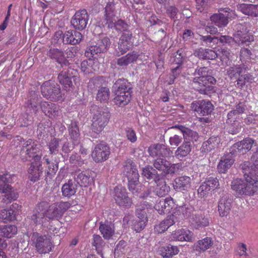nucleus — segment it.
<instances>
[{
    "label": "nucleus",
    "mask_w": 258,
    "mask_h": 258,
    "mask_svg": "<svg viewBox=\"0 0 258 258\" xmlns=\"http://www.w3.org/2000/svg\"><path fill=\"white\" fill-rule=\"evenodd\" d=\"M193 75L191 85L193 88L201 94L210 95L214 91L213 85L216 83V80L212 76V71L208 67H198Z\"/></svg>",
    "instance_id": "1"
},
{
    "label": "nucleus",
    "mask_w": 258,
    "mask_h": 258,
    "mask_svg": "<svg viewBox=\"0 0 258 258\" xmlns=\"http://www.w3.org/2000/svg\"><path fill=\"white\" fill-rule=\"evenodd\" d=\"M242 173L244 179L233 180L231 183V189L238 197L252 196L258 190V177L253 174Z\"/></svg>",
    "instance_id": "2"
},
{
    "label": "nucleus",
    "mask_w": 258,
    "mask_h": 258,
    "mask_svg": "<svg viewBox=\"0 0 258 258\" xmlns=\"http://www.w3.org/2000/svg\"><path fill=\"white\" fill-rule=\"evenodd\" d=\"M92 114L91 130L95 133H100L107 124L110 118V112L107 107H100L96 105L91 106Z\"/></svg>",
    "instance_id": "3"
},
{
    "label": "nucleus",
    "mask_w": 258,
    "mask_h": 258,
    "mask_svg": "<svg viewBox=\"0 0 258 258\" xmlns=\"http://www.w3.org/2000/svg\"><path fill=\"white\" fill-rule=\"evenodd\" d=\"M42 155L41 146L37 141L29 139L22 143L20 156L24 162L41 160Z\"/></svg>",
    "instance_id": "4"
},
{
    "label": "nucleus",
    "mask_w": 258,
    "mask_h": 258,
    "mask_svg": "<svg viewBox=\"0 0 258 258\" xmlns=\"http://www.w3.org/2000/svg\"><path fill=\"white\" fill-rule=\"evenodd\" d=\"M31 240L39 253H47L52 249V243L49 236L41 235L38 232L30 234Z\"/></svg>",
    "instance_id": "5"
},
{
    "label": "nucleus",
    "mask_w": 258,
    "mask_h": 258,
    "mask_svg": "<svg viewBox=\"0 0 258 258\" xmlns=\"http://www.w3.org/2000/svg\"><path fill=\"white\" fill-rule=\"evenodd\" d=\"M41 93L44 98L52 101L59 100L61 98L60 86L51 81L43 83L41 86Z\"/></svg>",
    "instance_id": "6"
},
{
    "label": "nucleus",
    "mask_w": 258,
    "mask_h": 258,
    "mask_svg": "<svg viewBox=\"0 0 258 258\" xmlns=\"http://www.w3.org/2000/svg\"><path fill=\"white\" fill-rule=\"evenodd\" d=\"M76 70L69 67L67 71H62L58 75L57 79L64 90L69 91L73 86L72 79L75 84L79 83V78L77 76Z\"/></svg>",
    "instance_id": "7"
},
{
    "label": "nucleus",
    "mask_w": 258,
    "mask_h": 258,
    "mask_svg": "<svg viewBox=\"0 0 258 258\" xmlns=\"http://www.w3.org/2000/svg\"><path fill=\"white\" fill-rule=\"evenodd\" d=\"M224 10L226 14L222 13H215L210 17V20L212 24H214L219 28H224L226 27L229 23L228 19L230 18H235L237 16L234 12L230 9L225 8L222 9ZM220 11H222L220 9Z\"/></svg>",
    "instance_id": "8"
},
{
    "label": "nucleus",
    "mask_w": 258,
    "mask_h": 258,
    "mask_svg": "<svg viewBox=\"0 0 258 258\" xmlns=\"http://www.w3.org/2000/svg\"><path fill=\"white\" fill-rule=\"evenodd\" d=\"M113 199L118 206L123 208H129L133 204L132 199L128 196L126 189L121 186H117L114 188Z\"/></svg>",
    "instance_id": "9"
},
{
    "label": "nucleus",
    "mask_w": 258,
    "mask_h": 258,
    "mask_svg": "<svg viewBox=\"0 0 258 258\" xmlns=\"http://www.w3.org/2000/svg\"><path fill=\"white\" fill-rule=\"evenodd\" d=\"M233 199L231 196L223 191L218 201V211L220 217L227 216L231 209Z\"/></svg>",
    "instance_id": "10"
},
{
    "label": "nucleus",
    "mask_w": 258,
    "mask_h": 258,
    "mask_svg": "<svg viewBox=\"0 0 258 258\" xmlns=\"http://www.w3.org/2000/svg\"><path fill=\"white\" fill-rule=\"evenodd\" d=\"M110 154V149L108 145L104 143H100L95 146L92 152L93 160L96 162H102L107 160Z\"/></svg>",
    "instance_id": "11"
},
{
    "label": "nucleus",
    "mask_w": 258,
    "mask_h": 258,
    "mask_svg": "<svg viewBox=\"0 0 258 258\" xmlns=\"http://www.w3.org/2000/svg\"><path fill=\"white\" fill-rule=\"evenodd\" d=\"M147 151L149 156L153 158H166L170 157L172 154V151L169 147L160 143L151 144L148 147Z\"/></svg>",
    "instance_id": "12"
},
{
    "label": "nucleus",
    "mask_w": 258,
    "mask_h": 258,
    "mask_svg": "<svg viewBox=\"0 0 258 258\" xmlns=\"http://www.w3.org/2000/svg\"><path fill=\"white\" fill-rule=\"evenodd\" d=\"M89 15L85 9L77 11L72 18L71 24L76 30H83L87 26Z\"/></svg>",
    "instance_id": "13"
},
{
    "label": "nucleus",
    "mask_w": 258,
    "mask_h": 258,
    "mask_svg": "<svg viewBox=\"0 0 258 258\" xmlns=\"http://www.w3.org/2000/svg\"><path fill=\"white\" fill-rule=\"evenodd\" d=\"M133 34L130 31L122 33L119 39L118 47L116 49L117 55H122L126 53L133 45Z\"/></svg>",
    "instance_id": "14"
},
{
    "label": "nucleus",
    "mask_w": 258,
    "mask_h": 258,
    "mask_svg": "<svg viewBox=\"0 0 258 258\" xmlns=\"http://www.w3.org/2000/svg\"><path fill=\"white\" fill-rule=\"evenodd\" d=\"M255 143V141L254 139L247 137L235 143L231 147L230 151L243 155L249 151Z\"/></svg>",
    "instance_id": "15"
},
{
    "label": "nucleus",
    "mask_w": 258,
    "mask_h": 258,
    "mask_svg": "<svg viewBox=\"0 0 258 258\" xmlns=\"http://www.w3.org/2000/svg\"><path fill=\"white\" fill-rule=\"evenodd\" d=\"M219 182L217 178L210 177L202 183L198 189V192L200 198L207 196L211 190H213L218 187Z\"/></svg>",
    "instance_id": "16"
},
{
    "label": "nucleus",
    "mask_w": 258,
    "mask_h": 258,
    "mask_svg": "<svg viewBox=\"0 0 258 258\" xmlns=\"http://www.w3.org/2000/svg\"><path fill=\"white\" fill-rule=\"evenodd\" d=\"M191 107L193 110L203 116L210 114L214 109V106L211 102L205 100L193 102L191 104Z\"/></svg>",
    "instance_id": "17"
},
{
    "label": "nucleus",
    "mask_w": 258,
    "mask_h": 258,
    "mask_svg": "<svg viewBox=\"0 0 258 258\" xmlns=\"http://www.w3.org/2000/svg\"><path fill=\"white\" fill-rule=\"evenodd\" d=\"M116 12L114 3L108 2L105 8L103 19L97 23L98 26L105 27L106 24L117 18Z\"/></svg>",
    "instance_id": "18"
},
{
    "label": "nucleus",
    "mask_w": 258,
    "mask_h": 258,
    "mask_svg": "<svg viewBox=\"0 0 258 258\" xmlns=\"http://www.w3.org/2000/svg\"><path fill=\"white\" fill-rule=\"evenodd\" d=\"M251 160L253 164L250 165V163L246 161L243 162L240 166L242 172L245 173L253 174L258 177V152H254L251 157Z\"/></svg>",
    "instance_id": "19"
},
{
    "label": "nucleus",
    "mask_w": 258,
    "mask_h": 258,
    "mask_svg": "<svg viewBox=\"0 0 258 258\" xmlns=\"http://www.w3.org/2000/svg\"><path fill=\"white\" fill-rule=\"evenodd\" d=\"M43 172L42 161L41 160L33 161L28 170V178L33 182L39 180Z\"/></svg>",
    "instance_id": "20"
},
{
    "label": "nucleus",
    "mask_w": 258,
    "mask_h": 258,
    "mask_svg": "<svg viewBox=\"0 0 258 258\" xmlns=\"http://www.w3.org/2000/svg\"><path fill=\"white\" fill-rule=\"evenodd\" d=\"M173 206V200L171 197L164 199L158 198L156 201L154 208L159 214L162 215L169 212Z\"/></svg>",
    "instance_id": "21"
},
{
    "label": "nucleus",
    "mask_w": 258,
    "mask_h": 258,
    "mask_svg": "<svg viewBox=\"0 0 258 258\" xmlns=\"http://www.w3.org/2000/svg\"><path fill=\"white\" fill-rule=\"evenodd\" d=\"M21 206L16 203L12 204L9 209H3L0 211V219L4 223L16 219Z\"/></svg>",
    "instance_id": "22"
},
{
    "label": "nucleus",
    "mask_w": 258,
    "mask_h": 258,
    "mask_svg": "<svg viewBox=\"0 0 258 258\" xmlns=\"http://www.w3.org/2000/svg\"><path fill=\"white\" fill-rule=\"evenodd\" d=\"M234 153L232 151L225 155L219 163L217 168L219 173H225L234 162Z\"/></svg>",
    "instance_id": "23"
},
{
    "label": "nucleus",
    "mask_w": 258,
    "mask_h": 258,
    "mask_svg": "<svg viewBox=\"0 0 258 258\" xmlns=\"http://www.w3.org/2000/svg\"><path fill=\"white\" fill-rule=\"evenodd\" d=\"M171 238L176 241L192 242L195 239V237L193 232L189 230L181 229L173 233L171 235Z\"/></svg>",
    "instance_id": "24"
},
{
    "label": "nucleus",
    "mask_w": 258,
    "mask_h": 258,
    "mask_svg": "<svg viewBox=\"0 0 258 258\" xmlns=\"http://www.w3.org/2000/svg\"><path fill=\"white\" fill-rule=\"evenodd\" d=\"M47 55L51 58L54 59L59 63L62 67H68L70 63L65 58L64 52L58 48H50L47 52Z\"/></svg>",
    "instance_id": "25"
},
{
    "label": "nucleus",
    "mask_w": 258,
    "mask_h": 258,
    "mask_svg": "<svg viewBox=\"0 0 258 258\" xmlns=\"http://www.w3.org/2000/svg\"><path fill=\"white\" fill-rule=\"evenodd\" d=\"M82 38V34L74 30L66 31L62 36L63 42L71 45L79 43L81 41Z\"/></svg>",
    "instance_id": "26"
},
{
    "label": "nucleus",
    "mask_w": 258,
    "mask_h": 258,
    "mask_svg": "<svg viewBox=\"0 0 258 258\" xmlns=\"http://www.w3.org/2000/svg\"><path fill=\"white\" fill-rule=\"evenodd\" d=\"M172 128H177L182 133L184 141L186 142H191L194 143L197 142L199 138V136L197 132L194 131L190 128L186 127L181 125H175Z\"/></svg>",
    "instance_id": "27"
},
{
    "label": "nucleus",
    "mask_w": 258,
    "mask_h": 258,
    "mask_svg": "<svg viewBox=\"0 0 258 258\" xmlns=\"http://www.w3.org/2000/svg\"><path fill=\"white\" fill-rule=\"evenodd\" d=\"M40 106L42 112L49 118L54 117L58 115L59 107L56 104L47 101H42L40 103Z\"/></svg>",
    "instance_id": "28"
},
{
    "label": "nucleus",
    "mask_w": 258,
    "mask_h": 258,
    "mask_svg": "<svg viewBox=\"0 0 258 258\" xmlns=\"http://www.w3.org/2000/svg\"><path fill=\"white\" fill-rule=\"evenodd\" d=\"M74 180L81 186L86 187L91 182L92 179L90 176L89 171H76L74 175Z\"/></svg>",
    "instance_id": "29"
},
{
    "label": "nucleus",
    "mask_w": 258,
    "mask_h": 258,
    "mask_svg": "<svg viewBox=\"0 0 258 258\" xmlns=\"http://www.w3.org/2000/svg\"><path fill=\"white\" fill-rule=\"evenodd\" d=\"M213 244L214 240L212 238L206 237L195 242L193 245V248L198 252H204L211 248Z\"/></svg>",
    "instance_id": "30"
},
{
    "label": "nucleus",
    "mask_w": 258,
    "mask_h": 258,
    "mask_svg": "<svg viewBox=\"0 0 258 258\" xmlns=\"http://www.w3.org/2000/svg\"><path fill=\"white\" fill-rule=\"evenodd\" d=\"M122 171L127 178L139 175L136 166L131 159H128L123 163Z\"/></svg>",
    "instance_id": "31"
},
{
    "label": "nucleus",
    "mask_w": 258,
    "mask_h": 258,
    "mask_svg": "<svg viewBox=\"0 0 258 258\" xmlns=\"http://www.w3.org/2000/svg\"><path fill=\"white\" fill-rule=\"evenodd\" d=\"M138 53L135 51H133L118 58L116 63L121 68L125 69L129 64L135 62L138 58Z\"/></svg>",
    "instance_id": "32"
},
{
    "label": "nucleus",
    "mask_w": 258,
    "mask_h": 258,
    "mask_svg": "<svg viewBox=\"0 0 258 258\" xmlns=\"http://www.w3.org/2000/svg\"><path fill=\"white\" fill-rule=\"evenodd\" d=\"M115 97L113 99L114 102L119 106H123L127 104L130 101L131 98V93L126 92L124 93V95H121L123 93L122 89H119L118 90H115Z\"/></svg>",
    "instance_id": "33"
},
{
    "label": "nucleus",
    "mask_w": 258,
    "mask_h": 258,
    "mask_svg": "<svg viewBox=\"0 0 258 258\" xmlns=\"http://www.w3.org/2000/svg\"><path fill=\"white\" fill-rule=\"evenodd\" d=\"M77 188V183L73 180H69L61 187L62 195L63 197L70 198L76 194Z\"/></svg>",
    "instance_id": "34"
},
{
    "label": "nucleus",
    "mask_w": 258,
    "mask_h": 258,
    "mask_svg": "<svg viewBox=\"0 0 258 258\" xmlns=\"http://www.w3.org/2000/svg\"><path fill=\"white\" fill-rule=\"evenodd\" d=\"M219 143L220 140L218 137L212 136L203 143L201 151L203 153H209L217 148Z\"/></svg>",
    "instance_id": "35"
},
{
    "label": "nucleus",
    "mask_w": 258,
    "mask_h": 258,
    "mask_svg": "<svg viewBox=\"0 0 258 258\" xmlns=\"http://www.w3.org/2000/svg\"><path fill=\"white\" fill-rule=\"evenodd\" d=\"M190 182L191 179L189 176H180L175 178L173 186L176 190H185L190 188Z\"/></svg>",
    "instance_id": "36"
},
{
    "label": "nucleus",
    "mask_w": 258,
    "mask_h": 258,
    "mask_svg": "<svg viewBox=\"0 0 258 258\" xmlns=\"http://www.w3.org/2000/svg\"><path fill=\"white\" fill-rule=\"evenodd\" d=\"M69 136L75 145L80 143L81 137L77 123L75 121H72L69 127Z\"/></svg>",
    "instance_id": "37"
},
{
    "label": "nucleus",
    "mask_w": 258,
    "mask_h": 258,
    "mask_svg": "<svg viewBox=\"0 0 258 258\" xmlns=\"http://www.w3.org/2000/svg\"><path fill=\"white\" fill-rule=\"evenodd\" d=\"M4 194L2 197V202L8 204L13 201L16 200L18 197V194L16 190L11 185L1 191Z\"/></svg>",
    "instance_id": "38"
},
{
    "label": "nucleus",
    "mask_w": 258,
    "mask_h": 258,
    "mask_svg": "<svg viewBox=\"0 0 258 258\" xmlns=\"http://www.w3.org/2000/svg\"><path fill=\"white\" fill-rule=\"evenodd\" d=\"M175 216L173 215L167 216L166 219L155 226V231L161 233L166 230L169 227L175 223Z\"/></svg>",
    "instance_id": "39"
},
{
    "label": "nucleus",
    "mask_w": 258,
    "mask_h": 258,
    "mask_svg": "<svg viewBox=\"0 0 258 258\" xmlns=\"http://www.w3.org/2000/svg\"><path fill=\"white\" fill-rule=\"evenodd\" d=\"M192 224L196 228L208 226L209 225V220L204 214L200 213L193 215Z\"/></svg>",
    "instance_id": "40"
},
{
    "label": "nucleus",
    "mask_w": 258,
    "mask_h": 258,
    "mask_svg": "<svg viewBox=\"0 0 258 258\" xmlns=\"http://www.w3.org/2000/svg\"><path fill=\"white\" fill-rule=\"evenodd\" d=\"M116 19L115 18L114 20L106 24L105 27L109 29H114L118 31H124V32L128 31V24L121 19L116 20Z\"/></svg>",
    "instance_id": "41"
},
{
    "label": "nucleus",
    "mask_w": 258,
    "mask_h": 258,
    "mask_svg": "<svg viewBox=\"0 0 258 258\" xmlns=\"http://www.w3.org/2000/svg\"><path fill=\"white\" fill-rule=\"evenodd\" d=\"M191 151V144L190 142L183 141L181 146L177 148L175 152V157L179 159L188 155Z\"/></svg>",
    "instance_id": "42"
},
{
    "label": "nucleus",
    "mask_w": 258,
    "mask_h": 258,
    "mask_svg": "<svg viewBox=\"0 0 258 258\" xmlns=\"http://www.w3.org/2000/svg\"><path fill=\"white\" fill-rule=\"evenodd\" d=\"M249 70V67L244 64L242 65H235L230 67L227 69V73L231 78L239 76L242 73H245L246 71Z\"/></svg>",
    "instance_id": "43"
},
{
    "label": "nucleus",
    "mask_w": 258,
    "mask_h": 258,
    "mask_svg": "<svg viewBox=\"0 0 258 258\" xmlns=\"http://www.w3.org/2000/svg\"><path fill=\"white\" fill-rule=\"evenodd\" d=\"M99 230L103 237L106 239H110L114 233V226L111 223H100Z\"/></svg>",
    "instance_id": "44"
},
{
    "label": "nucleus",
    "mask_w": 258,
    "mask_h": 258,
    "mask_svg": "<svg viewBox=\"0 0 258 258\" xmlns=\"http://www.w3.org/2000/svg\"><path fill=\"white\" fill-rule=\"evenodd\" d=\"M139 175L127 178L128 188L133 194H137L141 190V184L139 181Z\"/></svg>",
    "instance_id": "45"
},
{
    "label": "nucleus",
    "mask_w": 258,
    "mask_h": 258,
    "mask_svg": "<svg viewBox=\"0 0 258 258\" xmlns=\"http://www.w3.org/2000/svg\"><path fill=\"white\" fill-rule=\"evenodd\" d=\"M179 251V250L177 246L169 244L161 248L160 254L164 258H171L177 254Z\"/></svg>",
    "instance_id": "46"
},
{
    "label": "nucleus",
    "mask_w": 258,
    "mask_h": 258,
    "mask_svg": "<svg viewBox=\"0 0 258 258\" xmlns=\"http://www.w3.org/2000/svg\"><path fill=\"white\" fill-rule=\"evenodd\" d=\"M254 79V78L253 77V76L249 73H243V74H241L236 80V84H235V86L237 88L242 90L243 89L246 83H252Z\"/></svg>",
    "instance_id": "47"
},
{
    "label": "nucleus",
    "mask_w": 258,
    "mask_h": 258,
    "mask_svg": "<svg viewBox=\"0 0 258 258\" xmlns=\"http://www.w3.org/2000/svg\"><path fill=\"white\" fill-rule=\"evenodd\" d=\"M38 98H31L26 103V112L27 114H36L38 111Z\"/></svg>",
    "instance_id": "48"
},
{
    "label": "nucleus",
    "mask_w": 258,
    "mask_h": 258,
    "mask_svg": "<svg viewBox=\"0 0 258 258\" xmlns=\"http://www.w3.org/2000/svg\"><path fill=\"white\" fill-rule=\"evenodd\" d=\"M199 40L202 45H206L209 47L215 48L218 44V40L217 37H212L211 35H201L199 36Z\"/></svg>",
    "instance_id": "49"
},
{
    "label": "nucleus",
    "mask_w": 258,
    "mask_h": 258,
    "mask_svg": "<svg viewBox=\"0 0 258 258\" xmlns=\"http://www.w3.org/2000/svg\"><path fill=\"white\" fill-rule=\"evenodd\" d=\"M113 88L115 90H119V88H121L123 93L121 95H124V93L128 92L132 93V87L130 83L125 79H118L114 84Z\"/></svg>",
    "instance_id": "50"
},
{
    "label": "nucleus",
    "mask_w": 258,
    "mask_h": 258,
    "mask_svg": "<svg viewBox=\"0 0 258 258\" xmlns=\"http://www.w3.org/2000/svg\"><path fill=\"white\" fill-rule=\"evenodd\" d=\"M168 165H169V161L167 160L165 158H157L154 159L153 162V165L154 168L161 171L164 174L166 168L168 167Z\"/></svg>",
    "instance_id": "51"
},
{
    "label": "nucleus",
    "mask_w": 258,
    "mask_h": 258,
    "mask_svg": "<svg viewBox=\"0 0 258 258\" xmlns=\"http://www.w3.org/2000/svg\"><path fill=\"white\" fill-rule=\"evenodd\" d=\"M62 215V213L60 211L57 203H55L50 206L46 217L50 219H53L61 216Z\"/></svg>",
    "instance_id": "52"
},
{
    "label": "nucleus",
    "mask_w": 258,
    "mask_h": 258,
    "mask_svg": "<svg viewBox=\"0 0 258 258\" xmlns=\"http://www.w3.org/2000/svg\"><path fill=\"white\" fill-rule=\"evenodd\" d=\"M233 38L234 41L238 45L250 41V37L248 34L247 31H238V33H234Z\"/></svg>",
    "instance_id": "53"
},
{
    "label": "nucleus",
    "mask_w": 258,
    "mask_h": 258,
    "mask_svg": "<svg viewBox=\"0 0 258 258\" xmlns=\"http://www.w3.org/2000/svg\"><path fill=\"white\" fill-rule=\"evenodd\" d=\"M104 53L103 50L96 44L95 45L91 46L85 52V55L87 57L97 59L99 55Z\"/></svg>",
    "instance_id": "54"
},
{
    "label": "nucleus",
    "mask_w": 258,
    "mask_h": 258,
    "mask_svg": "<svg viewBox=\"0 0 258 258\" xmlns=\"http://www.w3.org/2000/svg\"><path fill=\"white\" fill-rule=\"evenodd\" d=\"M110 90L106 87H99L96 95V99L101 102H106L110 97Z\"/></svg>",
    "instance_id": "55"
},
{
    "label": "nucleus",
    "mask_w": 258,
    "mask_h": 258,
    "mask_svg": "<svg viewBox=\"0 0 258 258\" xmlns=\"http://www.w3.org/2000/svg\"><path fill=\"white\" fill-rule=\"evenodd\" d=\"M93 237V245L95 247L98 253L102 256V250L105 246V243L99 235L94 234Z\"/></svg>",
    "instance_id": "56"
},
{
    "label": "nucleus",
    "mask_w": 258,
    "mask_h": 258,
    "mask_svg": "<svg viewBox=\"0 0 258 258\" xmlns=\"http://www.w3.org/2000/svg\"><path fill=\"white\" fill-rule=\"evenodd\" d=\"M157 174V171L151 166L148 165L143 168L142 175L148 179H154L157 182L156 180Z\"/></svg>",
    "instance_id": "57"
},
{
    "label": "nucleus",
    "mask_w": 258,
    "mask_h": 258,
    "mask_svg": "<svg viewBox=\"0 0 258 258\" xmlns=\"http://www.w3.org/2000/svg\"><path fill=\"white\" fill-rule=\"evenodd\" d=\"M147 205L143 204L139 206L136 210V215L138 218V220L148 221L147 216V208H146Z\"/></svg>",
    "instance_id": "58"
},
{
    "label": "nucleus",
    "mask_w": 258,
    "mask_h": 258,
    "mask_svg": "<svg viewBox=\"0 0 258 258\" xmlns=\"http://www.w3.org/2000/svg\"><path fill=\"white\" fill-rule=\"evenodd\" d=\"M2 232L5 237L11 238L17 233V228L13 225H6L2 229Z\"/></svg>",
    "instance_id": "59"
},
{
    "label": "nucleus",
    "mask_w": 258,
    "mask_h": 258,
    "mask_svg": "<svg viewBox=\"0 0 258 258\" xmlns=\"http://www.w3.org/2000/svg\"><path fill=\"white\" fill-rule=\"evenodd\" d=\"M12 180L10 174H4L0 175V191L4 190L7 188V186H10V183H11Z\"/></svg>",
    "instance_id": "60"
},
{
    "label": "nucleus",
    "mask_w": 258,
    "mask_h": 258,
    "mask_svg": "<svg viewBox=\"0 0 258 258\" xmlns=\"http://www.w3.org/2000/svg\"><path fill=\"white\" fill-rule=\"evenodd\" d=\"M59 139L54 138L48 142L47 146L51 154H56L58 153L59 148Z\"/></svg>",
    "instance_id": "61"
},
{
    "label": "nucleus",
    "mask_w": 258,
    "mask_h": 258,
    "mask_svg": "<svg viewBox=\"0 0 258 258\" xmlns=\"http://www.w3.org/2000/svg\"><path fill=\"white\" fill-rule=\"evenodd\" d=\"M169 190V186L164 182L159 185H158L156 189V195L159 197H162L167 195Z\"/></svg>",
    "instance_id": "62"
},
{
    "label": "nucleus",
    "mask_w": 258,
    "mask_h": 258,
    "mask_svg": "<svg viewBox=\"0 0 258 258\" xmlns=\"http://www.w3.org/2000/svg\"><path fill=\"white\" fill-rule=\"evenodd\" d=\"M147 222V221H144V220H134L132 221V229L137 232H140L145 228Z\"/></svg>",
    "instance_id": "63"
},
{
    "label": "nucleus",
    "mask_w": 258,
    "mask_h": 258,
    "mask_svg": "<svg viewBox=\"0 0 258 258\" xmlns=\"http://www.w3.org/2000/svg\"><path fill=\"white\" fill-rule=\"evenodd\" d=\"M182 67L177 66L175 68H173L171 70V73L169 76V80L168 84H172L174 80L177 78L181 73Z\"/></svg>",
    "instance_id": "64"
}]
</instances>
